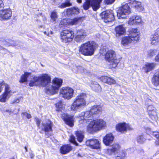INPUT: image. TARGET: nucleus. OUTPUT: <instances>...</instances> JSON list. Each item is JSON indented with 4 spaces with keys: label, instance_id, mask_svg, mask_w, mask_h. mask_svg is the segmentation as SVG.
I'll return each instance as SVG.
<instances>
[{
    "label": "nucleus",
    "instance_id": "f257e3e1",
    "mask_svg": "<svg viewBox=\"0 0 159 159\" xmlns=\"http://www.w3.org/2000/svg\"><path fill=\"white\" fill-rule=\"evenodd\" d=\"M87 35L86 32L83 29L76 30L75 34L70 30H65L61 32L60 38L61 41L64 43L71 41L74 37L76 42H81L84 40Z\"/></svg>",
    "mask_w": 159,
    "mask_h": 159
},
{
    "label": "nucleus",
    "instance_id": "f03ea898",
    "mask_svg": "<svg viewBox=\"0 0 159 159\" xmlns=\"http://www.w3.org/2000/svg\"><path fill=\"white\" fill-rule=\"evenodd\" d=\"M51 83V78L49 75L43 74L39 76H34L30 81V86H41L45 87Z\"/></svg>",
    "mask_w": 159,
    "mask_h": 159
},
{
    "label": "nucleus",
    "instance_id": "7ed1b4c3",
    "mask_svg": "<svg viewBox=\"0 0 159 159\" xmlns=\"http://www.w3.org/2000/svg\"><path fill=\"white\" fill-rule=\"evenodd\" d=\"M98 45L93 41H89L82 44L80 47L79 52L85 56H91L98 48Z\"/></svg>",
    "mask_w": 159,
    "mask_h": 159
},
{
    "label": "nucleus",
    "instance_id": "20e7f679",
    "mask_svg": "<svg viewBox=\"0 0 159 159\" xmlns=\"http://www.w3.org/2000/svg\"><path fill=\"white\" fill-rule=\"evenodd\" d=\"M106 126V122L104 120L96 119L89 123L87 127V130L88 132L92 133L104 129Z\"/></svg>",
    "mask_w": 159,
    "mask_h": 159
},
{
    "label": "nucleus",
    "instance_id": "39448f33",
    "mask_svg": "<svg viewBox=\"0 0 159 159\" xmlns=\"http://www.w3.org/2000/svg\"><path fill=\"white\" fill-rule=\"evenodd\" d=\"M86 97V94L83 93L77 96L74 99V102L71 106V110L76 111L78 109L85 107L86 106L85 98Z\"/></svg>",
    "mask_w": 159,
    "mask_h": 159
},
{
    "label": "nucleus",
    "instance_id": "423d86ee",
    "mask_svg": "<svg viewBox=\"0 0 159 159\" xmlns=\"http://www.w3.org/2000/svg\"><path fill=\"white\" fill-rule=\"evenodd\" d=\"M63 82L61 79L56 78L52 80V85H49L46 88V92L49 95H53L57 93L59 88L61 86Z\"/></svg>",
    "mask_w": 159,
    "mask_h": 159
},
{
    "label": "nucleus",
    "instance_id": "0eeeda50",
    "mask_svg": "<svg viewBox=\"0 0 159 159\" xmlns=\"http://www.w3.org/2000/svg\"><path fill=\"white\" fill-rule=\"evenodd\" d=\"M105 58L109 62L110 66L112 68H115L119 62V61L116 59L115 52L112 50L107 51L105 54Z\"/></svg>",
    "mask_w": 159,
    "mask_h": 159
},
{
    "label": "nucleus",
    "instance_id": "6e6552de",
    "mask_svg": "<svg viewBox=\"0 0 159 159\" xmlns=\"http://www.w3.org/2000/svg\"><path fill=\"white\" fill-rule=\"evenodd\" d=\"M128 3H123L117 11V15L119 19H125L131 13V8Z\"/></svg>",
    "mask_w": 159,
    "mask_h": 159
},
{
    "label": "nucleus",
    "instance_id": "1a4fd4ad",
    "mask_svg": "<svg viewBox=\"0 0 159 159\" xmlns=\"http://www.w3.org/2000/svg\"><path fill=\"white\" fill-rule=\"evenodd\" d=\"M78 117L79 118V122L80 124L88 122L89 120H92L93 117L90 111L82 112Z\"/></svg>",
    "mask_w": 159,
    "mask_h": 159
},
{
    "label": "nucleus",
    "instance_id": "9d476101",
    "mask_svg": "<svg viewBox=\"0 0 159 159\" xmlns=\"http://www.w3.org/2000/svg\"><path fill=\"white\" fill-rule=\"evenodd\" d=\"M73 89L69 87L62 88L60 90V95L65 99H69L73 97Z\"/></svg>",
    "mask_w": 159,
    "mask_h": 159
},
{
    "label": "nucleus",
    "instance_id": "9b49d317",
    "mask_svg": "<svg viewBox=\"0 0 159 159\" xmlns=\"http://www.w3.org/2000/svg\"><path fill=\"white\" fill-rule=\"evenodd\" d=\"M100 15L101 18L105 23L112 21L114 19L113 11L111 10L103 11Z\"/></svg>",
    "mask_w": 159,
    "mask_h": 159
},
{
    "label": "nucleus",
    "instance_id": "f8f14e48",
    "mask_svg": "<svg viewBox=\"0 0 159 159\" xmlns=\"http://www.w3.org/2000/svg\"><path fill=\"white\" fill-rule=\"evenodd\" d=\"M12 95V92L8 85H6L4 92L0 96V102H5L8 100Z\"/></svg>",
    "mask_w": 159,
    "mask_h": 159
},
{
    "label": "nucleus",
    "instance_id": "ddd939ff",
    "mask_svg": "<svg viewBox=\"0 0 159 159\" xmlns=\"http://www.w3.org/2000/svg\"><path fill=\"white\" fill-rule=\"evenodd\" d=\"M116 130L119 132L123 133L127 130H132L133 128L129 125L125 123H120L116 125Z\"/></svg>",
    "mask_w": 159,
    "mask_h": 159
},
{
    "label": "nucleus",
    "instance_id": "4468645a",
    "mask_svg": "<svg viewBox=\"0 0 159 159\" xmlns=\"http://www.w3.org/2000/svg\"><path fill=\"white\" fill-rule=\"evenodd\" d=\"M12 16V11L10 8H8L1 11L0 20H7L10 18Z\"/></svg>",
    "mask_w": 159,
    "mask_h": 159
},
{
    "label": "nucleus",
    "instance_id": "2eb2a0df",
    "mask_svg": "<svg viewBox=\"0 0 159 159\" xmlns=\"http://www.w3.org/2000/svg\"><path fill=\"white\" fill-rule=\"evenodd\" d=\"M52 122L49 120H46L42 124V129L45 132L46 134L48 137L51 135V134H48L47 133L48 132H50L52 130Z\"/></svg>",
    "mask_w": 159,
    "mask_h": 159
},
{
    "label": "nucleus",
    "instance_id": "dca6fc26",
    "mask_svg": "<svg viewBox=\"0 0 159 159\" xmlns=\"http://www.w3.org/2000/svg\"><path fill=\"white\" fill-rule=\"evenodd\" d=\"M127 2L139 11H142L144 9L143 6L140 2L137 1L135 0H127Z\"/></svg>",
    "mask_w": 159,
    "mask_h": 159
},
{
    "label": "nucleus",
    "instance_id": "f3484780",
    "mask_svg": "<svg viewBox=\"0 0 159 159\" xmlns=\"http://www.w3.org/2000/svg\"><path fill=\"white\" fill-rule=\"evenodd\" d=\"M128 23L129 25H139L143 24V22L140 16L134 15L130 17Z\"/></svg>",
    "mask_w": 159,
    "mask_h": 159
},
{
    "label": "nucleus",
    "instance_id": "a211bd4d",
    "mask_svg": "<svg viewBox=\"0 0 159 159\" xmlns=\"http://www.w3.org/2000/svg\"><path fill=\"white\" fill-rule=\"evenodd\" d=\"M79 18H75L73 19H63L61 21L60 25L66 26L68 25H73L76 24L79 20Z\"/></svg>",
    "mask_w": 159,
    "mask_h": 159
},
{
    "label": "nucleus",
    "instance_id": "6ab92c4d",
    "mask_svg": "<svg viewBox=\"0 0 159 159\" xmlns=\"http://www.w3.org/2000/svg\"><path fill=\"white\" fill-rule=\"evenodd\" d=\"M129 36L132 39L134 42L139 40L140 33L138 31V29H131L129 30Z\"/></svg>",
    "mask_w": 159,
    "mask_h": 159
},
{
    "label": "nucleus",
    "instance_id": "aec40b11",
    "mask_svg": "<svg viewBox=\"0 0 159 159\" xmlns=\"http://www.w3.org/2000/svg\"><path fill=\"white\" fill-rule=\"evenodd\" d=\"M86 145L93 149H98L100 147V144L98 140L92 139L86 141Z\"/></svg>",
    "mask_w": 159,
    "mask_h": 159
},
{
    "label": "nucleus",
    "instance_id": "412c9836",
    "mask_svg": "<svg viewBox=\"0 0 159 159\" xmlns=\"http://www.w3.org/2000/svg\"><path fill=\"white\" fill-rule=\"evenodd\" d=\"M61 118L64 120L66 123L70 127L73 126V116L63 113L61 115Z\"/></svg>",
    "mask_w": 159,
    "mask_h": 159
},
{
    "label": "nucleus",
    "instance_id": "4be33fe9",
    "mask_svg": "<svg viewBox=\"0 0 159 159\" xmlns=\"http://www.w3.org/2000/svg\"><path fill=\"white\" fill-rule=\"evenodd\" d=\"M148 112L150 117L152 120H156L157 116L155 108L152 105H149L147 108Z\"/></svg>",
    "mask_w": 159,
    "mask_h": 159
},
{
    "label": "nucleus",
    "instance_id": "5701e85b",
    "mask_svg": "<svg viewBox=\"0 0 159 159\" xmlns=\"http://www.w3.org/2000/svg\"><path fill=\"white\" fill-rule=\"evenodd\" d=\"M120 148L119 144H115L113 145L111 148L107 150L106 153L109 155H111L113 153L116 154L119 152Z\"/></svg>",
    "mask_w": 159,
    "mask_h": 159
},
{
    "label": "nucleus",
    "instance_id": "b1692460",
    "mask_svg": "<svg viewBox=\"0 0 159 159\" xmlns=\"http://www.w3.org/2000/svg\"><path fill=\"white\" fill-rule=\"evenodd\" d=\"M151 41L152 45L159 44V30H157L155 33L151 36Z\"/></svg>",
    "mask_w": 159,
    "mask_h": 159
},
{
    "label": "nucleus",
    "instance_id": "393cba45",
    "mask_svg": "<svg viewBox=\"0 0 159 159\" xmlns=\"http://www.w3.org/2000/svg\"><path fill=\"white\" fill-rule=\"evenodd\" d=\"M114 136L111 133L108 134L104 137L103 143L107 146L110 145L113 142Z\"/></svg>",
    "mask_w": 159,
    "mask_h": 159
},
{
    "label": "nucleus",
    "instance_id": "a878e982",
    "mask_svg": "<svg viewBox=\"0 0 159 159\" xmlns=\"http://www.w3.org/2000/svg\"><path fill=\"white\" fill-rule=\"evenodd\" d=\"M115 31L116 36L119 37L123 34L125 32V29L123 25H119L116 27Z\"/></svg>",
    "mask_w": 159,
    "mask_h": 159
},
{
    "label": "nucleus",
    "instance_id": "bb28decb",
    "mask_svg": "<svg viewBox=\"0 0 159 159\" xmlns=\"http://www.w3.org/2000/svg\"><path fill=\"white\" fill-rule=\"evenodd\" d=\"M102 0H91V6L94 11H97L100 7V4Z\"/></svg>",
    "mask_w": 159,
    "mask_h": 159
},
{
    "label": "nucleus",
    "instance_id": "cd10ccee",
    "mask_svg": "<svg viewBox=\"0 0 159 159\" xmlns=\"http://www.w3.org/2000/svg\"><path fill=\"white\" fill-rule=\"evenodd\" d=\"M101 80L103 82L109 84L111 85L115 84L116 81L112 78L107 76H102L101 78Z\"/></svg>",
    "mask_w": 159,
    "mask_h": 159
},
{
    "label": "nucleus",
    "instance_id": "c85d7f7f",
    "mask_svg": "<svg viewBox=\"0 0 159 159\" xmlns=\"http://www.w3.org/2000/svg\"><path fill=\"white\" fill-rule=\"evenodd\" d=\"M102 108L100 105H94L92 106L91 109L90 111L93 115L100 113L102 111Z\"/></svg>",
    "mask_w": 159,
    "mask_h": 159
},
{
    "label": "nucleus",
    "instance_id": "c756f323",
    "mask_svg": "<svg viewBox=\"0 0 159 159\" xmlns=\"http://www.w3.org/2000/svg\"><path fill=\"white\" fill-rule=\"evenodd\" d=\"M71 147L68 144L62 146L60 148V152L63 154H65L70 151L72 149Z\"/></svg>",
    "mask_w": 159,
    "mask_h": 159
},
{
    "label": "nucleus",
    "instance_id": "7c9ffc66",
    "mask_svg": "<svg viewBox=\"0 0 159 159\" xmlns=\"http://www.w3.org/2000/svg\"><path fill=\"white\" fill-rule=\"evenodd\" d=\"M152 83L155 86L159 85V69L155 73L152 80Z\"/></svg>",
    "mask_w": 159,
    "mask_h": 159
},
{
    "label": "nucleus",
    "instance_id": "2f4dec72",
    "mask_svg": "<svg viewBox=\"0 0 159 159\" xmlns=\"http://www.w3.org/2000/svg\"><path fill=\"white\" fill-rule=\"evenodd\" d=\"M90 87L92 89L97 92H100L101 91V88L100 85L96 82H92Z\"/></svg>",
    "mask_w": 159,
    "mask_h": 159
},
{
    "label": "nucleus",
    "instance_id": "473e14b6",
    "mask_svg": "<svg viewBox=\"0 0 159 159\" xmlns=\"http://www.w3.org/2000/svg\"><path fill=\"white\" fill-rule=\"evenodd\" d=\"M159 53V49L157 48L151 49L147 52V56L149 57H152Z\"/></svg>",
    "mask_w": 159,
    "mask_h": 159
},
{
    "label": "nucleus",
    "instance_id": "72a5a7b5",
    "mask_svg": "<svg viewBox=\"0 0 159 159\" xmlns=\"http://www.w3.org/2000/svg\"><path fill=\"white\" fill-rule=\"evenodd\" d=\"M134 42L129 36L125 37L122 39L121 43L124 46L127 45L131 43Z\"/></svg>",
    "mask_w": 159,
    "mask_h": 159
},
{
    "label": "nucleus",
    "instance_id": "f704fd0d",
    "mask_svg": "<svg viewBox=\"0 0 159 159\" xmlns=\"http://www.w3.org/2000/svg\"><path fill=\"white\" fill-rule=\"evenodd\" d=\"M155 66V64L153 63H147L144 67L145 72L147 73L153 69Z\"/></svg>",
    "mask_w": 159,
    "mask_h": 159
},
{
    "label": "nucleus",
    "instance_id": "c9c22d12",
    "mask_svg": "<svg viewBox=\"0 0 159 159\" xmlns=\"http://www.w3.org/2000/svg\"><path fill=\"white\" fill-rule=\"evenodd\" d=\"M31 75V73L25 72L24 74L21 76L20 80V83H23L27 81V78Z\"/></svg>",
    "mask_w": 159,
    "mask_h": 159
},
{
    "label": "nucleus",
    "instance_id": "e433bc0d",
    "mask_svg": "<svg viewBox=\"0 0 159 159\" xmlns=\"http://www.w3.org/2000/svg\"><path fill=\"white\" fill-rule=\"evenodd\" d=\"M56 110L58 111H62L64 109L65 106L61 101H59L56 104Z\"/></svg>",
    "mask_w": 159,
    "mask_h": 159
},
{
    "label": "nucleus",
    "instance_id": "4c0bfd02",
    "mask_svg": "<svg viewBox=\"0 0 159 159\" xmlns=\"http://www.w3.org/2000/svg\"><path fill=\"white\" fill-rule=\"evenodd\" d=\"M76 135L78 141L80 142H81L84 138V135L82 132L81 131H78L76 132Z\"/></svg>",
    "mask_w": 159,
    "mask_h": 159
},
{
    "label": "nucleus",
    "instance_id": "58836bf2",
    "mask_svg": "<svg viewBox=\"0 0 159 159\" xmlns=\"http://www.w3.org/2000/svg\"><path fill=\"white\" fill-rule=\"evenodd\" d=\"M72 4L70 1L66 0L65 3H62L61 5L58 6L59 7L61 8H64L67 7H69L72 6Z\"/></svg>",
    "mask_w": 159,
    "mask_h": 159
},
{
    "label": "nucleus",
    "instance_id": "ea45409f",
    "mask_svg": "<svg viewBox=\"0 0 159 159\" xmlns=\"http://www.w3.org/2000/svg\"><path fill=\"white\" fill-rule=\"evenodd\" d=\"M85 2L84 3L83 7L84 9L87 10L91 6V0H85Z\"/></svg>",
    "mask_w": 159,
    "mask_h": 159
},
{
    "label": "nucleus",
    "instance_id": "a19ab883",
    "mask_svg": "<svg viewBox=\"0 0 159 159\" xmlns=\"http://www.w3.org/2000/svg\"><path fill=\"white\" fill-rule=\"evenodd\" d=\"M58 16L57 13L56 12H52V13L51 15V18L52 21L55 23L57 19Z\"/></svg>",
    "mask_w": 159,
    "mask_h": 159
},
{
    "label": "nucleus",
    "instance_id": "79ce46f5",
    "mask_svg": "<svg viewBox=\"0 0 159 159\" xmlns=\"http://www.w3.org/2000/svg\"><path fill=\"white\" fill-rule=\"evenodd\" d=\"M145 139L144 138L143 135H141L138 136L137 138V140L138 142L142 143H143L145 141Z\"/></svg>",
    "mask_w": 159,
    "mask_h": 159
},
{
    "label": "nucleus",
    "instance_id": "37998d69",
    "mask_svg": "<svg viewBox=\"0 0 159 159\" xmlns=\"http://www.w3.org/2000/svg\"><path fill=\"white\" fill-rule=\"evenodd\" d=\"M69 141L74 144L76 146L78 145V143L75 140V137L73 135H71L70 136Z\"/></svg>",
    "mask_w": 159,
    "mask_h": 159
},
{
    "label": "nucleus",
    "instance_id": "c03bdc74",
    "mask_svg": "<svg viewBox=\"0 0 159 159\" xmlns=\"http://www.w3.org/2000/svg\"><path fill=\"white\" fill-rule=\"evenodd\" d=\"M73 14H78L79 13V9L76 7L71 8Z\"/></svg>",
    "mask_w": 159,
    "mask_h": 159
},
{
    "label": "nucleus",
    "instance_id": "a18cd8bd",
    "mask_svg": "<svg viewBox=\"0 0 159 159\" xmlns=\"http://www.w3.org/2000/svg\"><path fill=\"white\" fill-rule=\"evenodd\" d=\"M6 85L8 84L5 83L4 81L0 82V93L2 90L3 87H5V88Z\"/></svg>",
    "mask_w": 159,
    "mask_h": 159
},
{
    "label": "nucleus",
    "instance_id": "49530a36",
    "mask_svg": "<svg viewBox=\"0 0 159 159\" xmlns=\"http://www.w3.org/2000/svg\"><path fill=\"white\" fill-rule=\"evenodd\" d=\"M152 135L158 139L159 141V132H152Z\"/></svg>",
    "mask_w": 159,
    "mask_h": 159
},
{
    "label": "nucleus",
    "instance_id": "de8ad7c7",
    "mask_svg": "<svg viewBox=\"0 0 159 159\" xmlns=\"http://www.w3.org/2000/svg\"><path fill=\"white\" fill-rule=\"evenodd\" d=\"M126 155V153L124 152H123L120 153L119 156H117V157H119L120 159H123L125 156Z\"/></svg>",
    "mask_w": 159,
    "mask_h": 159
},
{
    "label": "nucleus",
    "instance_id": "09e8293b",
    "mask_svg": "<svg viewBox=\"0 0 159 159\" xmlns=\"http://www.w3.org/2000/svg\"><path fill=\"white\" fill-rule=\"evenodd\" d=\"M21 115L22 116H26L28 119H30L31 117L30 114H28L27 112H23L21 114Z\"/></svg>",
    "mask_w": 159,
    "mask_h": 159
},
{
    "label": "nucleus",
    "instance_id": "8fccbe9b",
    "mask_svg": "<svg viewBox=\"0 0 159 159\" xmlns=\"http://www.w3.org/2000/svg\"><path fill=\"white\" fill-rule=\"evenodd\" d=\"M66 13L67 15L68 16H71L73 15L71 8L67 10Z\"/></svg>",
    "mask_w": 159,
    "mask_h": 159
},
{
    "label": "nucleus",
    "instance_id": "3c124183",
    "mask_svg": "<svg viewBox=\"0 0 159 159\" xmlns=\"http://www.w3.org/2000/svg\"><path fill=\"white\" fill-rule=\"evenodd\" d=\"M115 0H105V2L107 4H111L113 3Z\"/></svg>",
    "mask_w": 159,
    "mask_h": 159
},
{
    "label": "nucleus",
    "instance_id": "603ef678",
    "mask_svg": "<svg viewBox=\"0 0 159 159\" xmlns=\"http://www.w3.org/2000/svg\"><path fill=\"white\" fill-rule=\"evenodd\" d=\"M35 119H36V124L37 125V126L38 127H39V125H40V120H39V119L37 118H36Z\"/></svg>",
    "mask_w": 159,
    "mask_h": 159
},
{
    "label": "nucleus",
    "instance_id": "864d4df0",
    "mask_svg": "<svg viewBox=\"0 0 159 159\" xmlns=\"http://www.w3.org/2000/svg\"><path fill=\"white\" fill-rule=\"evenodd\" d=\"M20 102V100L18 98H17L14 100L12 103V104L14 103H19Z\"/></svg>",
    "mask_w": 159,
    "mask_h": 159
},
{
    "label": "nucleus",
    "instance_id": "5fc2aeb1",
    "mask_svg": "<svg viewBox=\"0 0 159 159\" xmlns=\"http://www.w3.org/2000/svg\"><path fill=\"white\" fill-rule=\"evenodd\" d=\"M4 7V4L2 0H0V8Z\"/></svg>",
    "mask_w": 159,
    "mask_h": 159
},
{
    "label": "nucleus",
    "instance_id": "6e6d98bb",
    "mask_svg": "<svg viewBox=\"0 0 159 159\" xmlns=\"http://www.w3.org/2000/svg\"><path fill=\"white\" fill-rule=\"evenodd\" d=\"M30 157L32 159L34 157V155L33 153L32 152H31L30 153Z\"/></svg>",
    "mask_w": 159,
    "mask_h": 159
},
{
    "label": "nucleus",
    "instance_id": "4d7b16f0",
    "mask_svg": "<svg viewBox=\"0 0 159 159\" xmlns=\"http://www.w3.org/2000/svg\"><path fill=\"white\" fill-rule=\"evenodd\" d=\"M4 112H11V110L10 109H5L3 111Z\"/></svg>",
    "mask_w": 159,
    "mask_h": 159
},
{
    "label": "nucleus",
    "instance_id": "13d9d810",
    "mask_svg": "<svg viewBox=\"0 0 159 159\" xmlns=\"http://www.w3.org/2000/svg\"><path fill=\"white\" fill-rule=\"evenodd\" d=\"M77 1L79 3H81L82 2V0H77Z\"/></svg>",
    "mask_w": 159,
    "mask_h": 159
},
{
    "label": "nucleus",
    "instance_id": "bf43d9fd",
    "mask_svg": "<svg viewBox=\"0 0 159 159\" xmlns=\"http://www.w3.org/2000/svg\"><path fill=\"white\" fill-rule=\"evenodd\" d=\"M44 34L47 35H49L48 33H47V32L46 31L44 32Z\"/></svg>",
    "mask_w": 159,
    "mask_h": 159
},
{
    "label": "nucleus",
    "instance_id": "052dcab7",
    "mask_svg": "<svg viewBox=\"0 0 159 159\" xmlns=\"http://www.w3.org/2000/svg\"><path fill=\"white\" fill-rule=\"evenodd\" d=\"M156 144H159V141H156Z\"/></svg>",
    "mask_w": 159,
    "mask_h": 159
},
{
    "label": "nucleus",
    "instance_id": "680f3d73",
    "mask_svg": "<svg viewBox=\"0 0 159 159\" xmlns=\"http://www.w3.org/2000/svg\"><path fill=\"white\" fill-rule=\"evenodd\" d=\"M25 150H26V152H27V148H26V147H25Z\"/></svg>",
    "mask_w": 159,
    "mask_h": 159
},
{
    "label": "nucleus",
    "instance_id": "e2e57ef3",
    "mask_svg": "<svg viewBox=\"0 0 159 159\" xmlns=\"http://www.w3.org/2000/svg\"><path fill=\"white\" fill-rule=\"evenodd\" d=\"M78 156H80L79 154H78Z\"/></svg>",
    "mask_w": 159,
    "mask_h": 159
},
{
    "label": "nucleus",
    "instance_id": "0e129e2a",
    "mask_svg": "<svg viewBox=\"0 0 159 159\" xmlns=\"http://www.w3.org/2000/svg\"><path fill=\"white\" fill-rule=\"evenodd\" d=\"M79 68H81V67H79Z\"/></svg>",
    "mask_w": 159,
    "mask_h": 159
}]
</instances>
